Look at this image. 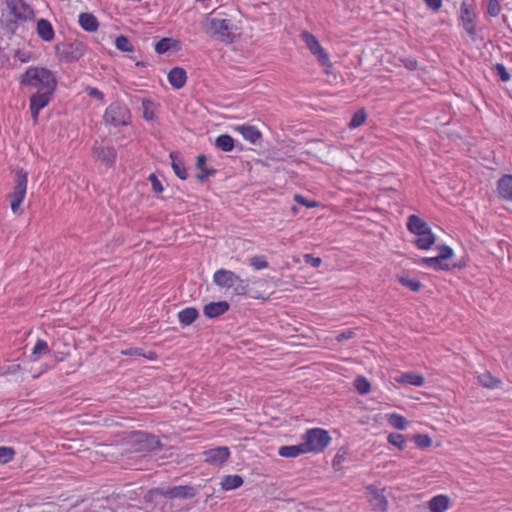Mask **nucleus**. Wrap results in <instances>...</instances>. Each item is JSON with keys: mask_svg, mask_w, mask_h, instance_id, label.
I'll return each mask as SVG.
<instances>
[{"mask_svg": "<svg viewBox=\"0 0 512 512\" xmlns=\"http://www.w3.org/2000/svg\"><path fill=\"white\" fill-rule=\"evenodd\" d=\"M21 84L38 88V91L54 92L57 81L54 74L47 68L30 67L21 76Z\"/></svg>", "mask_w": 512, "mask_h": 512, "instance_id": "f257e3e1", "label": "nucleus"}, {"mask_svg": "<svg viewBox=\"0 0 512 512\" xmlns=\"http://www.w3.org/2000/svg\"><path fill=\"white\" fill-rule=\"evenodd\" d=\"M302 440L307 452L319 453L330 444L331 437L328 431L321 428H312L306 431Z\"/></svg>", "mask_w": 512, "mask_h": 512, "instance_id": "f03ea898", "label": "nucleus"}, {"mask_svg": "<svg viewBox=\"0 0 512 512\" xmlns=\"http://www.w3.org/2000/svg\"><path fill=\"white\" fill-rule=\"evenodd\" d=\"M232 25L228 19L208 18L205 30L211 36L225 43H232L235 36L231 32Z\"/></svg>", "mask_w": 512, "mask_h": 512, "instance_id": "7ed1b4c3", "label": "nucleus"}, {"mask_svg": "<svg viewBox=\"0 0 512 512\" xmlns=\"http://www.w3.org/2000/svg\"><path fill=\"white\" fill-rule=\"evenodd\" d=\"M28 173L23 169L16 172L15 186L9 195L11 210L14 214H21V203L23 202L27 189Z\"/></svg>", "mask_w": 512, "mask_h": 512, "instance_id": "20e7f679", "label": "nucleus"}, {"mask_svg": "<svg viewBox=\"0 0 512 512\" xmlns=\"http://www.w3.org/2000/svg\"><path fill=\"white\" fill-rule=\"evenodd\" d=\"M56 54L61 61L75 62L78 61L86 50V46L79 41L65 42L56 45Z\"/></svg>", "mask_w": 512, "mask_h": 512, "instance_id": "39448f33", "label": "nucleus"}, {"mask_svg": "<svg viewBox=\"0 0 512 512\" xmlns=\"http://www.w3.org/2000/svg\"><path fill=\"white\" fill-rule=\"evenodd\" d=\"M129 118L130 112L128 108L119 102L109 105L104 114L105 122L115 127L127 125Z\"/></svg>", "mask_w": 512, "mask_h": 512, "instance_id": "423d86ee", "label": "nucleus"}, {"mask_svg": "<svg viewBox=\"0 0 512 512\" xmlns=\"http://www.w3.org/2000/svg\"><path fill=\"white\" fill-rule=\"evenodd\" d=\"M301 39L306 44L309 51L317 58L318 62L324 67H330L329 55L321 46L317 38L308 31L301 33Z\"/></svg>", "mask_w": 512, "mask_h": 512, "instance_id": "0eeeda50", "label": "nucleus"}, {"mask_svg": "<svg viewBox=\"0 0 512 512\" xmlns=\"http://www.w3.org/2000/svg\"><path fill=\"white\" fill-rule=\"evenodd\" d=\"M158 492L170 499H191L197 495V489L189 485L174 486L167 489L159 488Z\"/></svg>", "mask_w": 512, "mask_h": 512, "instance_id": "6e6552de", "label": "nucleus"}, {"mask_svg": "<svg viewBox=\"0 0 512 512\" xmlns=\"http://www.w3.org/2000/svg\"><path fill=\"white\" fill-rule=\"evenodd\" d=\"M54 92L37 91L30 97V111L34 123L38 121L40 110L48 105Z\"/></svg>", "mask_w": 512, "mask_h": 512, "instance_id": "1a4fd4ad", "label": "nucleus"}, {"mask_svg": "<svg viewBox=\"0 0 512 512\" xmlns=\"http://www.w3.org/2000/svg\"><path fill=\"white\" fill-rule=\"evenodd\" d=\"M367 498L373 511L385 512L388 507V500L384 495V489H377L374 485L367 488Z\"/></svg>", "mask_w": 512, "mask_h": 512, "instance_id": "9d476101", "label": "nucleus"}, {"mask_svg": "<svg viewBox=\"0 0 512 512\" xmlns=\"http://www.w3.org/2000/svg\"><path fill=\"white\" fill-rule=\"evenodd\" d=\"M11 13L20 20H30L34 16L33 10L23 0H6Z\"/></svg>", "mask_w": 512, "mask_h": 512, "instance_id": "9b49d317", "label": "nucleus"}, {"mask_svg": "<svg viewBox=\"0 0 512 512\" xmlns=\"http://www.w3.org/2000/svg\"><path fill=\"white\" fill-rule=\"evenodd\" d=\"M135 441L139 444V451H155L160 449V440L150 434L138 432L135 434Z\"/></svg>", "mask_w": 512, "mask_h": 512, "instance_id": "f8f14e48", "label": "nucleus"}, {"mask_svg": "<svg viewBox=\"0 0 512 512\" xmlns=\"http://www.w3.org/2000/svg\"><path fill=\"white\" fill-rule=\"evenodd\" d=\"M214 283L222 288H232L239 280V276L233 271L219 269L214 273Z\"/></svg>", "mask_w": 512, "mask_h": 512, "instance_id": "ddd939ff", "label": "nucleus"}, {"mask_svg": "<svg viewBox=\"0 0 512 512\" xmlns=\"http://www.w3.org/2000/svg\"><path fill=\"white\" fill-rule=\"evenodd\" d=\"M204 456L205 462L212 465H221L229 458L230 451L227 447H217L205 451Z\"/></svg>", "mask_w": 512, "mask_h": 512, "instance_id": "4468645a", "label": "nucleus"}, {"mask_svg": "<svg viewBox=\"0 0 512 512\" xmlns=\"http://www.w3.org/2000/svg\"><path fill=\"white\" fill-rule=\"evenodd\" d=\"M460 19L466 32L470 35H475L476 29L473 24L474 13L471 11L470 6L466 2L461 4Z\"/></svg>", "mask_w": 512, "mask_h": 512, "instance_id": "2eb2a0df", "label": "nucleus"}, {"mask_svg": "<svg viewBox=\"0 0 512 512\" xmlns=\"http://www.w3.org/2000/svg\"><path fill=\"white\" fill-rule=\"evenodd\" d=\"M229 303L226 301L210 302L204 306V315L208 318H216L229 310Z\"/></svg>", "mask_w": 512, "mask_h": 512, "instance_id": "dca6fc26", "label": "nucleus"}, {"mask_svg": "<svg viewBox=\"0 0 512 512\" xmlns=\"http://www.w3.org/2000/svg\"><path fill=\"white\" fill-rule=\"evenodd\" d=\"M168 81L175 89H181L187 81L186 71L181 67H174L168 73Z\"/></svg>", "mask_w": 512, "mask_h": 512, "instance_id": "f3484780", "label": "nucleus"}, {"mask_svg": "<svg viewBox=\"0 0 512 512\" xmlns=\"http://www.w3.org/2000/svg\"><path fill=\"white\" fill-rule=\"evenodd\" d=\"M93 151L97 156V159L106 165L112 166L115 163L116 150L113 147H95Z\"/></svg>", "mask_w": 512, "mask_h": 512, "instance_id": "a211bd4d", "label": "nucleus"}, {"mask_svg": "<svg viewBox=\"0 0 512 512\" xmlns=\"http://www.w3.org/2000/svg\"><path fill=\"white\" fill-rule=\"evenodd\" d=\"M421 262L426 266L433 268L434 270H450L452 268L459 267L461 268V264H453L450 265L448 262H444L439 259V256L436 257H423L421 258Z\"/></svg>", "mask_w": 512, "mask_h": 512, "instance_id": "6ab92c4d", "label": "nucleus"}, {"mask_svg": "<svg viewBox=\"0 0 512 512\" xmlns=\"http://www.w3.org/2000/svg\"><path fill=\"white\" fill-rule=\"evenodd\" d=\"M499 195L508 201H512V175H504L498 181Z\"/></svg>", "mask_w": 512, "mask_h": 512, "instance_id": "aec40b11", "label": "nucleus"}, {"mask_svg": "<svg viewBox=\"0 0 512 512\" xmlns=\"http://www.w3.org/2000/svg\"><path fill=\"white\" fill-rule=\"evenodd\" d=\"M79 25L87 32H95L99 27V22L92 13L84 12L79 15Z\"/></svg>", "mask_w": 512, "mask_h": 512, "instance_id": "412c9836", "label": "nucleus"}, {"mask_svg": "<svg viewBox=\"0 0 512 512\" xmlns=\"http://www.w3.org/2000/svg\"><path fill=\"white\" fill-rule=\"evenodd\" d=\"M407 228L408 230L413 234H422V232H426V230H429L430 227L428 224L422 220L417 215H410L407 222Z\"/></svg>", "mask_w": 512, "mask_h": 512, "instance_id": "4be33fe9", "label": "nucleus"}, {"mask_svg": "<svg viewBox=\"0 0 512 512\" xmlns=\"http://www.w3.org/2000/svg\"><path fill=\"white\" fill-rule=\"evenodd\" d=\"M169 156H170L171 161H172L171 165H172L174 173L181 180L187 179L188 173H187V170L185 168V164H184L183 159L179 156V154L177 152H171Z\"/></svg>", "mask_w": 512, "mask_h": 512, "instance_id": "5701e85b", "label": "nucleus"}, {"mask_svg": "<svg viewBox=\"0 0 512 512\" xmlns=\"http://www.w3.org/2000/svg\"><path fill=\"white\" fill-rule=\"evenodd\" d=\"M37 33L44 41H52L54 39V29L51 23L46 19H40L37 22Z\"/></svg>", "mask_w": 512, "mask_h": 512, "instance_id": "b1692460", "label": "nucleus"}, {"mask_svg": "<svg viewBox=\"0 0 512 512\" xmlns=\"http://www.w3.org/2000/svg\"><path fill=\"white\" fill-rule=\"evenodd\" d=\"M280 456L285 458H294L299 455L308 453L305 449L304 442L298 445L281 446L278 450Z\"/></svg>", "mask_w": 512, "mask_h": 512, "instance_id": "393cba45", "label": "nucleus"}, {"mask_svg": "<svg viewBox=\"0 0 512 512\" xmlns=\"http://www.w3.org/2000/svg\"><path fill=\"white\" fill-rule=\"evenodd\" d=\"M450 504V500L446 495H437L428 502L431 512H445Z\"/></svg>", "mask_w": 512, "mask_h": 512, "instance_id": "a878e982", "label": "nucleus"}, {"mask_svg": "<svg viewBox=\"0 0 512 512\" xmlns=\"http://www.w3.org/2000/svg\"><path fill=\"white\" fill-rule=\"evenodd\" d=\"M418 237L413 241L419 249H429L435 243V236L432 233L431 229L426 230V232H422V234H418Z\"/></svg>", "mask_w": 512, "mask_h": 512, "instance_id": "bb28decb", "label": "nucleus"}, {"mask_svg": "<svg viewBox=\"0 0 512 512\" xmlns=\"http://www.w3.org/2000/svg\"><path fill=\"white\" fill-rule=\"evenodd\" d=\"M237 130L241 133V135L251 142L252 144L257 143V141L261 138V132L252 125H242L237 128Z\"/></svg>", "mask_w": 512, "mask_h": 512, "instance_id": "cd10ccee", "label": "nucleus"}, {"mask_svg": "<svg viewBox=\"0 0 512 512\" xmlns=\"http://www.w3.org/2000/svg\"><path fill=\"white\" fill-rule=\"evenodd\" d=\"M199 316V312L194 307H188L178 313V319L181 325L188 326L192 324Z\"/></svg>", "mask_w": 512, "mask_h": 512, "instance_id": "c85d7f7f", "label": "nucleus"}, {"mask_svg": "<svg viewBox=\"0 0 512 512\" xmlns=\"http://www.w3.org/2000/svg\"><path fill=\"white\" fill-rule=\"evenodd\" d=\"M398 383L409 384L414 386H422L424 384V377L419 373L408 372L396 378Z\"/></svg>", "mask_w": 512, "mask_h": 512, "instance_id": "c756f323", "label": "nucleus"}, {"mask_svg": "<svg viewBox=\"0 0 512 512\" xmlns=\"http://www.w3.org/2000/svg\"><path fill=\"white\" fill-rule=\"evenodd\" d=\"M215 146L224 152H230L235 146V141L230 135L222 134L216 138Z\"/></svg>", "mask_w": 512, "mask_h": 512, "instance_id": "7c9ffc66", "label": "nucleus"}, {"mask_svg": "<svg viewBox=\"0 0 512 512\" xmlns=\"http://www.w3.org/2000/svg\"><path fill=\"white\" fill-rule=\"evenodd\" d=\"M478 381L480 385L490 389L497 388L501 384V381L498 378L493 377L489 371H485L480 374L478 376Z\"/></svg>", "mask_w": 512, "mask_h": 512, "instance_id": "2f4dec72", "label": "nucleus"}, {"mask_svg": "<svg viewBox=\"0 0 512 512\" xmlns=\"http://www.w3.org/2000/svg\"><path fill=\"white\" fill-rule=\"evenodd\" d=\"M243 484V479L239 475H227L223 478L221 486L224 490H232L240 487Z\"/></svg>", "mask_w": 512, "mask_h": 512, "instance_id": "473e14b6", "label": "nucleus"}, {"mask_svg": "<svg viewBox=\"0 0 512 512\" xmlns=\"http://www.w3.org/2000/svg\"><path fill=\"white\" fill-rule=\"evenodd\" d=\"M115 46L118 50L123 52H133L134 47L130 42L129 38L125 35H120L115 40Z\"/></svg>", "mask_w": 512, "mask_h": 512, "instance_id": "72a5a7b5", "label": "nucleus"}, {"mask_svg": "<svg viewBox=\"0 0 512 512\" xmlns=\"http://www.w3.org/2000/svg\"><path fill=\"white\" fill-rule=\"evenodd\" d=\"M176 44V41L172 38H162L159 40L155 45V51L158 54H164L167 51H169L174 45Z\"/></svg>", "mask_w": 512, "mask_h": 512, "instance_id": "f704fd0d", "label": "nucleus"}, {"mask_svg": "<svg viewBox=\"0 0 512 512\" xmlns=\"http://www.w3.org/2000/svg\"><path fill=\"white\" fill-rule=\"evenodd\" d=\"M354 386L357 392L361 395H365L371 390V385L364 376H358L354 381Z\"/></svg>", "mask_w": 512, "mask_h": 512, "instance_id": "c9c22d12", "label": "nucleus"}, {"mask_svg": "<svg viewBox=\"0 0 512 512\" xmlns=\"http://www.w3.org/2000/svg\"><path fill=\"white\" fill-rule=\"evenodd\" d=\"M387 440L391 445L397 447L400 450H404L406 447L405 436L402 434L391 433L388 435Z\"/></svg>", "mask_w": 512, "mask_h": 512, "instance_id": "e433bc0d", "label": "nucleus"}, {"mask_svg": "<svg viewBox=\"0 0 512 512\" xmlns=\"http://www.w3.org/2000/svg\"><path fill=\"white\" fill-rule=\"evenodd\" d=\"M388 423L396 429L404 430L406 427L407 421L403 416L394 413V414H391L388 416Z\"/></svg>", "mask_w": 512, "mask_h": 512, "instance_id": "4c0bfd02", "label": "nucleus"}, {"mask_svg": "<svg viewBox=\"0 0 512 512\" xmlns=\"http://www.w3.org/2000/svg\"><path fill=\"white\" fill-rule=\"evenodd\" d=\"M366 118H367V114H366L365 110L360 109L354 113L348 126L350 128H358L365 122Z\"/></svg>", "mask_w": 512, "mask_h": 512, "instance_id": "58836bf2", "label": "nucleus"}, {"mask_svg": "<svg viewBox=\"0 0 512 512\" xmlns=\"http://www.w3.org/2000/svg\"><path fill=\"white\" fill-rule=\"evenodd\" d=\"M398 281L410 290L417 292L422 287L421 283L416 279H409L404 276H398Z\"/></svg>", "mask_w": 512, "mask_h": 512, "instance_id": "ea45409f", "label": "nucleus"}, {"mask_svg": "<svg viewBox=\"0 0 512 512\" xmlns=\"http://www.w3.org/2000/svg\"><path fill=\"white\" fill-rule=\"evenodd\" d=\"M48 352L49 347L46 341L39 339L33 348L32 355L35 356V360H37L39 356L47 354Z\"/></svg>", "mask_w": 512, "mask_h": 512, "instance_id": "a19ab883", "label": "nucleus"}, {"mask_svg": "<svg viewBox=\"0 0 512 512\" xmlns=\"http://www.w3.org/2000/svg\"><path fill=\"white\" fill-rule=\"evenodd\" d=\"M412 440L419 448H428L432 444L431 438L426 434H416L412 437Z\"/></svg>", "mask_w": 512, "mask_h": 512, "instance_id": "79ce46f5", "label": "nucleus"}, {"mask_svg": "<svg viewBox=\"0 0 512 512\" xmlns=\"http://www.w3.org/2000/svg\"><path fill=\"white\" fill-rule=\"evenodd\" d=\"M249 264L256 270L265 269L269 265L265 256H253L249 259Z\"/></svg>", "mask_w": 512, "mask_h": 512, "instance_id": "37998d69", "label": "nucleus"}, {"mask_svg": "<svg viewBox=\"0 0 512 512\" xmlns=\"http://www.w3.org/2000/svg\"><path fill=\"white\" fill-rule=\"evenodd\" d=\"M15 455V450L11 447H0V464H6L10 462Z\"/></svg>", "mask_w": 512, "mask_h": 512, "instance_id": "c03bdc74", "label": "nucleus"}, {"mask_svg": "<svg viewBox=\"0 0 512 512\" xmlns=\"http://www.w3.org/2000/svg\"><path fill=\"white\" fill-rule=\"evenodd\" d=\"M232 288L234 289V292L237 295H246L249 291V281L241 279L239 277V280L236 282V284Z\"/></svg>", "mask_w": 512, "mask_h": 512, "instance_id": "a18cd8bd", "label": "nucleus"}, {"mask_svg": "<svg viewBox=\"0 0 512 512\" xmlns=\"http://www.w3.org/2000/svg\"><path fill=\"white\" fill-rule=\"evenodd\" d=\"M439 251V259H441L444 262H447L454 254L453 249L446 245H440L437 247Z\"/></svg>", "mask_w": 512, "mask_h": 512, "instance_id": "49530a36", "label": "nucleus"}, {"mask_svg": "<svg viewBox=\"0 0 512 512\" xmlns=\"http://www.w3.org/2000/svg\"><path fill=\"white\" fill-rule=\"evenodd\" d=\"M216 174V169L214 168H203L200 170V173L196 174V179L203 183L205 182L210 176H213Z\"/></svg>", "mask_w": 512, "mask_h": 512, "instance_id": "de8ad7c7", "label": "nucleus"}, {"mask_svg": "<svg viewBox=\"0 0 512 512\" xmlns=\"http://www.w3.org/2000/svg\"><path fill=\"white\" fill-rule=\"evenodd\" d=\"M501 10L498 0H489L487 5V12L490 16L496 17L499 15Z\"/></svg>", "mask_w": 512, "mask_h": 512, "instance_id": "09e8293b", "label": "nucleus"}, {"mask_svg": "<svg viewBox=\"0 0 512 512\" xmlns=\"http://www.w3.org/2000/svg\"><path fill=\"white\" fill-rule=\"evenodd\" d=\"M494 69L502 81L506 82L510 79V74L508 73V71L506 70V68L503 64L497 63L494 66Z\"/></svg>", "mask_w": 512, "mask_h": 512, "instance_id": "8fccbe9b", "label": "nucleus"}, {"mask_svg": "<svg viewBox=\"0 0 512 512\" xmlns=\"http://www.w3.org/2000/svg\"><path fill=\"white\" fill-rule=\"evenodd\" d=\"M149 181L151 182L152 189L155 193H161L163 191V186L155 174H150Z\"/></svg>", "mask_w": 512, "mask_h": 512, "instance_id": "3c124183", "label": "nucleus"}, {"mask_svg": "<svg viewBox=\"0 0 512 512\" xmlns=\"http://www.w3.org/2000/svg\"><path fill=\"white\" fill-rule=\"evenodd\" d=\"M294 200L301 205H304L308 208L316 207L318 204L315 201H308L306 198H304L302 195L296 194L294 196Z\"/></svg>", "mask_w": 512, "mask_h": 512, "instance_id": "603ef678", "label": "nucleus"}, {"mask_svg": "<svg viewBox=\"0 0 512 512\" xmlns=\"http://www.w3.org/2000/svg\"><path fill=\"white\" fill-rule=\"evenodd\" d=\"M304 260L307 264H310L315 268L319 267L322 263V259L320 257H314L311 254H306L304 256Z\"/></svg>", "mask_w": 512, "mask_h": 512, "instance_id": "864d4df0", "label": "nucleus"}, {"mask_svg": "<svg viewBox=\"0 0 512 512\" xmlns=\"http://www.w3.org/2000/svg\"><path fill=\"white\" fill-rule=\"evenodd\" d=\"M86 92L89 96L93 97V98H96L98 100H101L103 101L104 99V94L98 90L97 88H94V87H87L86 88Z\"/></svg>", "mask_w": 512, "mask_h": 512, "instance_id": "5fc2aeb1", "label": "nucleus"}, {"mask_svg": "<svg viewBox=\"0 0 512 512\" xmlns=\"http://www.w3.org/2000/svg\"><path fill=\"white\" fill-rule=\"evenodd\" d=\"M424 2L433 11H438L442 6V0H424Z\"/></svg>", "mask_w": 512, "mask_h": 512, "instance_id": "6e6d98bb", "label": "nucleus"}, {"mask_svg": "<svg viewBox=\"0 0 512 512\" xmlns=\"http://www.w3.org/2000/svg\"><path fill=\"white\" fill-rule=\"evenodd\" d=\"M355 336V333L351 330L349 331H345V332H342L340 333L337 337H336V340L338 342H343L344 340H348V339H351Z\"/></svg>", "mask_w": 512, "mask_h": 512, "instance_id": "4d7b16f0", "label": "nucleus"}, {"mask_svg": "<svg viewBox=\"0 0 512 512\" xmlns=\"http://www.w3.org/2000/svg\"><path fill=\"white\" fill-rule=\"evenodd\" d=\"M206 162H207V157L203 154L199 155L197 157V161H196V168L199 170L206 168L205 167Z\"/></svg>", "mask_w": 512, "mask_h": 512, "instance_id": "13d9d810", "label": "nucleus"}, {"mask_svg": "<svg viewBox=\"0 0 512 512\" xmlns=\"http://www.w3.org/2000/svg\"><path fill=\"white\" fill-rule=\"evenodd\" d=\"M122 353L124 355H130V356H133V355L144 356V354L141 353V349H139V348H130V349L122 351Z\"/></svg>", "mask_w": 512, "mask_h": 512, "instance_id": "bf43d9fd", "label": "nucleus"}, {"mask_svg": "<svg viewBox=\"0 0 512 512\" xmlns=\"http://www.w3.org/2000/svg\"><path fill=\"white\" fill-rule=\"evenodd\" d=\"M20 370H21V365L20 364H12V365L7 367V370H5L4 373L15 374L16 372H18Z\"/></svg>", "mask_w": 512, "mask_h": 512, "instance_id": "052dcab7", "label": "nucleus"}, {"mask_svg": "<svg viewBox=\"0 0 512 512\" xmlns=\"http://www.w3.org/2000/svg\"><path fill=\"white\" fill-rule=\"evenodd\" d=\"M416 65H417V62L415 60H407V62L405 63V66L410 69V70H413L416 68Z\"/></svg>", "mask_w": 512, "mask_h": 512, "instance_id": "680f3d73", "label": "nucleus"}, {"mask_svg": "<svg viewBox=\"0 0 512 512\" xmlns=\"http://www.w3.org/2000/svg\"><path fill=\"white\" fill-rule=\"evenodd\" d=\"M144 118L146 120H151L153 118V113L152 112H149L148 110H145L144 112Z\"/></svg>", "mask_w": 512, "mask_h": 512, "instance_id": "e2e57ef3", "label": "nucleus"}, {"mask_svg": "<svg viewBox=\"0 0 512 512\" xmlns=\"http://www.w3.org/2000/svg\"><path fill=\"white\" fill-rule=\"evenodd\" d=\"M341 462V456L339 454H337L334 459H333V465H337Z\"/></svg>", "mask_w": 512, "mask_h": 512, "instance_id": "0e129e2a", "label": "nucleus"}, {"mask_svg": "<svg viewBox=\"0 0 512 512\" xmlns=\"http://www.w3.org/2000/svg\"><path fill=\"white\" fill-rule=\"evenodd\" d=\"M136 66H138V67H144V66H145V62L138 61V62L136 63Z\"/></svg>", "mask_w": 512, "mask_h": 512, "instance_id": "69168bd1", "label": "nucleus"}, {"mask_svg": "<svg viewBox=\"0 0 512 512\" xmlns=\"http://www.w3.org/2000/svg\"><path fill=\"white\" fill-rule=\"evenodd\" d=\"M292 211L295 213L297 211L296 207H292Z\"/></svg>", "mask_w": 512, "mask_h": 512, "instance_id": "338daca9", "label": "nucleus"}]
</instances>
